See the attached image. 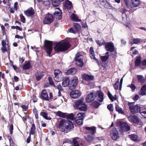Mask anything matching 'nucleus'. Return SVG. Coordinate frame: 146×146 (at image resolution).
Instances as JSON below:
<instances>
[{"label":"nucleus","mask_w":146,"mask_h":146,"mask_svg":"<svg viewBox=\"0 0 146 146\" xmlns=\"http://www.w3.org/2000/svg\"><path fill=\"white\" fill-rule=\"evenodd\" d=\"M70 96L74 99L77 98L81 95V93L78 90L73 91L70 93Z\"/></svg>","instance_id":"obj_16"},{"label":"nucleus","mask_w":146,"mask_h":146,"mask_svg":"<svg viewBox=\"0 0 146 146\" xmlns=\"http://www.w3.org/2000/svg\"><path fill=\"white\" fill-rule=\"evenodd\" d=\"M54 79L57 82H60L63 80L61 71L59 69L55 70L54 71Z\"/></svg>","instance_id":"obj_8"},{"label":"nucleus","mask_w":146,"mask_h":146,"mask_svg":"<svg viewBox=\"0 0 146 146\" xmlns=\"http://www.w3.org/2000/svg\"><path fill=\"white\" fill-rule=\"evenodd\" d=\"M139 95L142 96L146 95V85H143L138 92Z\"/></svg>","instance_id":"obj_23"},{"label":"nucleus","mask_w":146,"mask_h":146,"mask_svg":"<svg viewBox=\"0 0 146 146\" xmlns=\"http://www.w3.org/2000/svg\"><path fill=\"white\" fill-rule=\"evenodd\" d=\"M57 128L61 129V132L67 133L73 129L74 128V124L70 121L62 119L57 125Z\"/></svg>","instance_id":"obj_1"},{"label":"nucleus","mask_w":146,"mask_h":146,"mask_svg":"<svg viewBox=\"0 0 146 146\" xmlns=\"http://www.w3.org/2000/svg\"><path fill=\"white\" fill-rule=\"evenodd\" d=\"M141 58L140 56L137 57L135 61V66H137L139 65L141 62Z\"/></svg>","instance_id":"obj_42"},{"label":"nucleus","mask_w":146,"mask_h":146,"mask_svg":"<svg viewBox=\"0 0 146 146\" xmlns=\"http://www.w3.org/2000/svg\"><path fill=\"white\" fill-rule=\"evenodd\" d=\"M33 112L35 115L36 119H38V111L35 107L33 110Z\"/></svg>","instance_id":"obj_47"},{"label":"nucleus","mask_w":146,"mask_h":146,"mask_svg":"<svg viewBox=\"0 0 146 146\" xmlns=\"http://www.w3.org/2000/svg\"><path fill=\"white\" fill-rule=\"evenodd\" d=\"M105 48L107 51L112 52L114 50V47L112 42H108L105 44Z\"/></svg>","instance_id":"obj_15"},{"label":"nucleus","mask_w":146,"mask_h":146,"mask_svg":"<svg viewBox=\"0 0 146 146\" xmlns=\"http://www.w3.org/2000/svg\"><path fill=\"white\" fill-rule=\"evenodd\" d=\"M70 18L72 20L75 21H81L80 19H78L75 14H72L70 16Z\"/></svg>","instance_id":"obj_33"},{"label":"nucleus","mask_w":146,"mask_h":146,"mask_svg":"<svg viewBox=\"0 0 146 146\" xmlns=\"http://www.w3.org/2000/svg\"><path fill=\"white\" fill-rule=\"evenodd\" d=\"M141 3L140 0H131V7H137Z\"/></svg>","instance_id":"obj_22"},{"label":"nucleus","mask_w":146,"mask_h":146,"mask_svg":"<svg viewBox=\"0 0 146 146\" xmlns=\"http://www.w3.org/2000/svg\"><path fill=\"white\" fill-rule=\"evenodd\" d=\"M119 84V80L118 79L114 85L113 86L115 90H118V84Z\"/></svg>","instance_id":"obj_56"},{"label":"nucleus","mask_w":146,"mask_h":146,"mask_svg":"<svg viewBox=\"0 0 146 146\" xmlns=\"http://www.w3.org/2000/svg\"><path fill=\"white\" fill-rule=\"evenodd\" d=\"M24 13L27 17H31L35 13V12L33 8L31 7L27 10L24 11Z\"/></svg>","instance_id":"obj_17"},{"label":"nucleus","mask_w":146,"mask_h":146,"mask_svg":"<svg viewBox=\"0 0 146 146\" xmlns=\"http://www.w3.org/2000/svg\"><path fill=\"white\" fill-rule=\"evenodd\" d=\"M107 108L110 111H112L113 110V108L112 104H110L108 105Z\"/></svg>","instance_id":"obj_62"},{"label":"nucleus","mask_w":146,"mask_h":146,"mask_svg":"<svg viewBox=\"0 0 146 146\" xmlns=\"http://www.w3.org/2000/svg\"><path fill=\"white\" fill-rule=\"evenodd\" d=\"M21 107L23 109V110L24 111H27L28 108V105L26 106L25 105H22L21 106Z\"/></svg>","instance_id":"obj_59"},{"label":"nucleus","mask_w":146,"mask_h":146,"mask_svg":"<svg viewBox=\"0 0 146 146\" xmlns=\"http://www.w3.org/2000/svg\"><path fill=\"white\" fill-rule=\"evenodd\" d=\"M92 59L93 58V59L96 61V62H97L98 64H99V62H98V60L94 56H95V54L94 53V51L93 50H92Z\"/></svg>","instance_id":"obj_57"},{"label":"nucleus","mask_w":146,"mask_h":146,"mask_svg":"<svg viewBox=\"0 0 146 146\" xmlns=\"http://www.w3.org/2000/svg\"><path fill=\"white\" fill-rule=\"evenodd\" d=\"M36 129L34 123H33L31 125V130L29 131V135H33L34 134Z\"/></svg>","instance_id":"obj_28"},{"label":"nucleus","mask_w":146,"mask_h":146,"mask_svg":"<svg viewBox=\"0 0 146 146\" xmlns=\"http://www.w3.org/2000/svg\"><path fill=\"white\" fill-rule=\"evenodd\" d=\"M54 87L56 89H58V91H62L63 90V88L60 84H58L57 86L55 85Z\"/></svg>","instance_id":"obj_50"},{"label":"nucleus","mask_w":146,"mask_h":146,"mask_svg":"<svg viewBox=\"0 0 146 146\" xmlns=\"http://www.w3.org/2000/svg\"><path fill=\"white\" fill-rule=\"evenodd\" d=\"M79 138L75 137L72 140V143L74 146H79V144L78 141L77 140Z\"/></svg>","instance_id":"obj_35"},{"label":"nucleus","mask_w":146,"mask_h":146,"mask_svg":"<svg viewBox=\"0 0 146 146\" xmlns=\"http://www.w3.org/2000/svg\"><path fill=\"white\" fill-rule=\"evenodd\" d=\"M62 12L59 8H56L55 9V11L53 16L56 19L60 20L62 18Z\"/></svg>","instance_id":"obj_12"},{"label":"nucleus","mask_w":146,"mask_h":146,"mask_svg":"<svg viewBox=\"0 0 146 146\" xmlns=\"http://www.w3.org/2000/svg\"><path fill=\"white\" fill-rule=\"evenodd\" d=\"M104 7L108 9H110L112 7L111 5L109 3L107 2L104 5Z\"/></svg>","instance_id":"obj_63"},{"label":"nucleus","mask_w":146,"mask_h":146,"mask_svg":"<svg viewBox=\"0 0 146 146\" xmlns=\"http://www.w3.org/2000/svg\"><path fill=\"white\" fill-rule=\"evenodd\" d=\"M41 1L45 6H48L50 4V0H42Z\"/></svg>","instance_id":"obj_48"},{"label":"nucleus","mask_w":146,"mask_h":146,"mask_svg":"<svg viewBox=\"0 0 146 146\" xmlns=\"http://www.w3.org/2000/svg\"><path fill=\"white\" fill-rule=\"evenodd\" d=\"M44 72H38L35 74V76L37 81H40L44 76Z\"/></svg>","instance_id":"obj_20"},{"label":"nucleus","mask_w":146,"mask_h":146,"mask_svg":"<svg viewBox=\"0 0 146 146\" xmlns=\"http://www.w3.org/2000/svg\"><path fill=\"white\" fill-rule=\"evenodd\" d=\"M108 95L109 98L112 101L115 100L117 99L115 96V95L114 96H113L111 94L109 91L108 92Z\"/></svg>","instance_id":"obj_40"},{"label":"nucleus","mask_w":146,"mask_h":146,"mask_svg":"<svg viewBox=\"0 0 146 146\" xmlns=\"http://www.w3.org/2000/svg\"><path fill=\"white\" fill-rule=\"evenodd\" d=\"M82 78L85 81H89L91 80V76L84 74L82 76Z\"/></svg>","instance_id":"obj_27"},{"label":"nucleus","mask_w":146,"mask_h":146,"mask_svg":"<svg viewBox=\"0 0 146 146\" xmlns=\"http://www.w3.org/2000/svg\"><path fill=\"white\" fill-rule=\"evenodd\" d=\"M139 112L144 118H146V108H145L142 110H140Z\"/></svg>","instance_id":"obj_37"},{"label":"nucleus","mask_w":146,"mask_h":146,"mask_svg":"<svg viewBox=\"0 0 146 146\" xmlns=\"http://www.w3.org/2000/svg\"><path fill=\"white\" fill-rule=\"evenodd\" d=\"M137 78L138 81L141 83H143L144 82L145 79L143 76L141 75H138Z\"/></svg>","instance_id":"obj_46"},{"label":"nucleus","mask_w":146,"mask_h":146,"mask_svg":"<svg viewBox=\"0 0 146 146\" xmlns=\"http://www.w3.org/2000/svg\"><path fill=\"white\" fill-rule=\"evenodd\" d=\"M108 52H107L105 56L101 57V59L102 61L105 62L108 60L109 57V55H108Z\"/></svg>","instance_id":"obj_38"},{"label":"nucleus","mask_w":146,"mask_h":146,"mask_svg":"<svg viewBox=\"0 0 146 146\" xmlns=\"http://www.w3.org/2000/svg\"><path fill=\"white\" fill-rule=\"evenodd\" d=\"M84 128L87 131H86V132L89 131L90 132V134H91V127H84Z\"/></svg>","instance_id":"obj_64"},{"label":"nucleus","mask_w":146,"mask_h":146,"mask_svg":"<svg viewBox=\"0 0 146 146\" xmlns=\"http://www.w3.org/2000/svg\"><path fill=\"white\" fill-rule=\"evenodd\" d=\"M9 130L10 134L12 135L13 134V124H11L9 126Z\"/></svg>","instance_id":"obj_53"},{"label":"nucleus","mask_w":146,"mask_h":146,"mask_svg":"<svg viewBox=\"0 0 146 146\" xmlns=\"http://www.w3.org/2000/svg\"><path fill=\"white\" fill-rule=\"evenodd\" d=\"M110 135L112 139L114 140H117L119 137L118 132L116 128L113 129L111 131Z\"/></svg>","instance_id":"obj_13"},{"label":"nucleus","mask_w":146,"mask_h":146,"mask_svg":"<svg viewBox=\"0 0 146 146\" xmlns=\"http://www.w3.org/2000/svg\"><path fill=\"white\" fill-rule=\"evenodd\" d=\"M84 137L87 142H90L91 141V134L86 135Z\"/></svg>","instance_id":"obj_44"},{"label":"nucleus","mask_w":146,"mask_h":146,"mask_svg":"<svg viewBox=\"0 0 146 146\" xmlns=\"http://www.w3.org/2000/svg\"><path fill=\"white\" fill-rule=\"evenodd\" d=\"M66 7L68 10V12L70 13L72 11V8L73 7L71 2L68 0L67 2H66Z\"/></svg>","instance_id":"obj_25"},{"label":"nucleus","mask_w":146,"mask_h":146,"mask_svg":"<svg viewBox=\"0 0 146 146\" xmlns=\"http://www.w3.org/2000/svg\"><path fill=\"white\" fill-rule=\"evenodd\" d=\"M1 50L2 52L3 53H4L7 51V49L6 47V45L2 46L1 48Z\"/></svg>","instance_id":"obj_55"},{"label":"nucleus","mask_w":146,"mask_h":146,"mask_svg":"<svg viewBox=\"0 0 146 146\" xmlns=\"http://www.w3.org/2000/svg\"><path fill=\"white\" fill-rule=\"evenodd\" d=\"M78 82V80L77 77L74 76L72 77L70 80L69 89L71 90L75 89Z\"/></svg>","instance_id":"obj_6"},{"label":"nucleus","mask_w":146,"mask_h":146,"mask_svg":"<svg viewBox=\"0 0 146 146\" xmlns=\"http://www.w3.org/2000/svg\"><path fill=\"white\" fill-rule=\"evenodd\" d=\"M54 48V51L56 53L65 51L71 46L70 43L67 41L64 40L61 42H56Z\"/></svg>","instance_id":"obj_2"},{"label":"nucleus","mask_w":146,"mask_h":146,"mask_svg":"<svg viewBox=\"0 0 146 146\" xmlns=\"http://www.w3.org/2000/svg\"><path fill=\"white\" fill-rule=\"evenodd\" d=\"M63 81L62 83V86L63 87H65L68 86L70 84L69 78L68 77H64L62 76Z\"/></svg>","instance_id":"obj_18"},{"label":"nucleus","mask_w":146,"mask_h":146,"mask_svg":"<svg viewBox=\"0 0 146 146\" xmlns=\"http://www.w3.org/2000/svg\"><path fill=\"white\" fill-rule=\"evenodd\" d=\"M19 16L20 18L21 21L23 23H25L26 21V19L23 15L22 14H21Z\"/></svg>","instance_id":"obj_52"},{"label":"nucleus","mask_w":146,"mask_h":146,"mask_svg":"<svg viewBox=\"0 0 146 146\" xmlns=\"http://www.w3.org/2000/svg\"><path fill=\"white\" fill-rule=\"evenodd\" d=\"M40 97L42 99L46 101H49V98L46 91L45 90H43L41 92V95Z\"/></svg>","instance_id":"obj_14"},{"label":"nucleus","mask_w":146,"mask_h":146,"mask_svg":"<svg viewBox=\"0 0 146 146\" xmlns=\"http://www.w3.org/2000/svg\"><path fill=\"white\" fill-rule=\"evenodd\" d=\"M86 101L88 103L90 102H91V92L90 93L87 95Z\"/></svg>","instance_id":"obj_39"},{"label":"nucleus","mask_w":146,"mask_h":146,"mask_svg":"<svg viewBox=\"0 0 146 146\" xmlns=\"http://www.w3.org/2000/svg\"><path fill=\"white\" fill-rule=\"evenodd\" d=\"M115 109L119 113L121 114H123L124 113V111L122 109L119 107L118 105H116Z\"/></svg>","instance_id":"obj_43"},{"label":"nucleus","mask_w":146,"mask_h":146,"mask_svg":"<svg viewBox=\"0 0 146 146\" xmlns=\"http://www.w3.org/2000/svg\"><path fill=\"white\" fill-rule=\"evenodd\" d=\"M67 113H63L60 111L57 112V115L60 117L65 118L66 117Z\"/></svg>","instance_id":"obj_30"},{"label":"nucleus","mask_w":146,"mask_h":146,"mask_svg":"<svg viewBox=\"0 0 146 146\" xmlns=\"http://www.w3.org/2000/svg\"><path fill=\"white\" fill-rule=\"evenodd\" d=\"M54 21V17L52 15L48 13L44 17L43 20L44 24L50 25Z\"/></svg>","instance_id":"obj_9"},{"label":"nucleus","mask_w":146,"mask_h":146,"mask_svg":"<svg viewBox=\"0 0 146 146\" xmlns=\"http://www.w3.org/2000/svg\"><path fill=\"white\" fill-rule=\"evenodd\" d=\"M141 41V39L139 38H136L133 39V41L131 42V44H138Z\"/></svg>","instance_id":"obj_51"},{"label":"nucleus","mask_w":146,"mask_h":146,"mask_svg":"<svg viewBox=\"0 0 146 146\" xmlns=\"http://www.w3.org/2000/svg\"><path fill=\"white\" fill-rule=\"evenodd\" d=\"M32 100L34 103L38 101V99L37 98L36 96L35 95H33L32 97Z\"/></svg>","instance_id":"obj_58"},{"label":"nucleus","mask_w":146,"mask_h":146,"mask_svg":"<svg viewBox=\"0 0 146 146\" xmlns=\"http://www.w3.org/2000/svg\"><path fill=\"white\" fill-rule=\"evenodd\" d=\"M74 119L76 123L78 125H82L84 119H77V118H75Z\"/></svg>","instance_id":"obj_45"},{"label":"nucleus","mask_w":146,"mask_h":146,"mask_svg":"<svg viewBox=\"0 0 146 146\" xmlns=\"http://www.w3.org/2000/svg\"><path fill=\"white\" fill-rule=\"evenodd\" d=\"M48 80L49 81V84L53 86V87H54V86L55 85L54 84V82L52 80V79L51 77H48Z\"/></svg>","instance_id":"obj_49"},{"label":"nucleus","mask_w":146,"mask_h":146,"mask_svg":"<svg viewBox=\"0 0 146 146\" xmlns=\"http://www.w3.org/2000/svg\"><path fill=\"white\" fill-rule=\"evenodd\" d=\"M84 113H80L77 114L75 118H77V119H84Z\"/></svg>","instance_id":"obj_36"},{"label":"nucleus","mask_w":146,"mask_h":146,"mask_svg":"<svg viewBox=\"0 0 146 146\" xmlns=\"http://www.w3.org/2000/svg\"><path fill=\"white\" fill-rule=\"evenodd\" d=\"M77 70L75 68H72L66 70L65 74H66L68 75H74L77 72Z\"/></svg>","instance_id":"obj_19"},{"label":"nucleus","mask_w":146,"mask_h":146,"mask_svg":"<svg viewBox=\"0 0 146 146\" xmlns=\"http://www.w3.org/2000/svg\"><path fill=\"white\" fill-rule=\"evenodd\" d=\"M48 115L47 113L44 112H41L40 113V115L42 116L46 119L50 120L51 119V118L50 117H48Z\"/></svg>","instance_id":"obj_29"},{"label":"nucleus","mask_w":146,"mask_h":146,"mask_svg":"<svg viewBox=\"0 0 146 146\" xmlns=\"http://www.w3.org/2000/svg\"><path fill=\"white\" fill-rule=\"evenodd\" d=\"M134 103H129L128 104L129 108L131 112L133 113H136L139 112L140 110V107L138 105L135 106Z\"/></svg>","instance_id":"obj_7"},{"label":"nucleus","mask_w":146,"mask_h":146,"mask_svg":"<svg viewBox=\"0 0 146 146\" xmlns=\"http://www.w3.org/2000/svg\"><path fill=\"white\" fill-rule=\"evenodd\" d=\"M73 26L74 29L73 27H71L69 30V32L75 34L80 31L81 29V26L78 23H74Z\"/></svg>","instance_id":"obj_11"},{"label":"nucleus","mask_w":146,"mask_h":146,"mask_svg":"<svg viewBox=\"0 0 146 146\" xmlns=\"http://www.w3.org/2000/svg\"><path fill=\"white\" fill-rule=\"evenodd\" d=\"M80 56H82L78 53L76 54L74 58L76 61V65L80 67H82L83 66L84 63L83 62V59Z\"/></svg>","instance_id":"obj_10"},{"label":"nucleus","mask_w":146,"mask_h":146,"mask_svg":"<svg viewBox=\"0 0 146 146\" xmlns=\"http://www.w3.org/2000/svg\"><path fill=\"white\" fill-rule=\"evenodd\" d=\"M32 67V66L30 61H28L23 65L22 69L23 70H29Z\"/></svg>","instance_id":"obj_26"},{"label":"nucleus","mask_w":146,"mask_h":146,"mask_svg":"<svg viewBox=\"0 0 146 146\" xmlns=\"http://www.w3.org/2000/svg\"><path fill=\"white\" fill-rule=\"evenodd\" d=\"M135 48L134 47H132L131 49V50L133 52V53L134 54H137L138 53V52L135 49L133 50L134 48Z\"/></svg>","instance_id":"obj_60"},{"label":"nucleus","mask_w":146,"mask_h":146,"mask_svg":"<svg viewBox=\"0 0 146 146\" xmlns=\"http://www.w3.org/2000/svg\"><path fill=\"white\" fill-rule=\"evenodd\" d=\"M74 116L75 115L72 113L68 114L67 113L66 117V118L67 119L73 120L74 118Z\"/></svg>","instance_id":"obj_34"},{"label":"nucleus","mask_w":146,"mask_h":146,"mask_svg":"<svg viewBox=\"0 0 146 146\" xmlns=\"http://www.w3.org/2000/svg\"><path fill=\"white\" fill-rule=\"evenodd\" d=\"M128 119L131 121L135 123H137L139 122L138 118L135 116L131 115L128 117Z\"/></svg>","instance_id":"obj_24"},{"label":"nucleus","mask_w":146,"mask_h":146,"mask_svg":"<svg viewBox=\"0 0 146 146\" xmlns=\"http://www.w3.org/2000/svg\"><path fill=\"white\" fill-rule=\"evenodd\" d=\"M97 92L93 91L92 92V100L95 99L97 97Z\"/></svg>","instance_id":"obj_54"},{"label":"nucleus","mask_w":146,"mask_h":146,"mask_svg":"<svg viewBox=\"0 0 146 146\" xmlns=\"http://www.w3.org/2000/svg\"><path fill=\"white\" fill-rule=\"evenodd\" d=\"M97 94L98 96L97 100L100 102H102L104 100V93L102 91L100 90L97 91Z\"/></svg>","instance_id":"obj_21"},{"label":"nucleus","mask_w":146,"mask_h":146,"mask_svg":"<svg viewBox=\"0 0 146 146\" xmlns=\"http://www.w3.org/2000/svg\"><path fill=\"white\" fill-rule=\"evenodd\" d=\"M52 41L45 40L44 42V47L46 52L49 56H50L51 52L52 51Z\"/></svg>","instance_id":"obj_4"},{"label":"nucleus","mask_w":146,"mask_h":146,"mask_svg":"<svg viewBox=\"0 0 146 146\" xmlns=\"http://www.w3.org/2000/svg\"><path fill=\"white\" fill-rule=\"evenodd\" d=\"M100 105V104L96 101H94L92 102V106L94 108H97Z\"/></svg>","instance_id":"obj_41"},{"label":"nucleus","mask_w":146,"mask_h":146,"mask_svg":"<svg viewBox=\"0 0 146 146\" xmlns=\"http://www.w3.org/2000/svg\"><path fill=\"white\" fill-rule=\"evenodd\" d=\"M74 104V108L76 109L84 111L87 110V106L84 102V99L83 97L76 100Z\"/></svg>","instance_id":"obj_3"},{"label":"nucleus","mask_w":146,"mask_h":146,"mask_svg":"<svg viewBox=\"0 0 146 146\" xmlns=\"http://www.w3.org/2000/svg\"><path fill=\"white\" fill-rule=\"evenodd\" d=\"M117 125L119 127V130L123 132L129 131L130 129V127L128 124L124 122L118 121L117 123Z\"/></svg>","instance_id":"obj_5"},{"label":"nucleus","mask_w":146,"mask_h":146,"mask_svg":"<svg viewBox=\"0 0 146 146\" xmlns=\"http://www.w3.org/2000/svg\"><path fill=\"white\" fill-rule=\"evenodd\" d=\"M127 86L130 87L132 90H135L136 88L135 85L132 84L129 85Z\"/></svg>","instance_id":"obj_61"},{"label":"nucleus","mask_w":146,"mask_h":146,"mask_svg":"<svg viewBox=\"0 0 146 146\" xmlns=\"http://www.w3.org/2000/svg\"><path fill=\"white\" fill-rule=\"evenodd\" d=\"M129 137L132 140L134 141H139V139L137 136L135 134H132L131 135H129Z\"/></svg>","instance_id":"obj_31"},{"label":"nucleus","mask_w":146,"mask_h":146,"mask_svg":"<svg viewBox=\"0 0 146 146\" xmlns=\"http://www.w3.org/2000/svg\"><path fill=\"white\" fill-rule=\"evenodd\" d=\"M60 2L58 0H52V3L54 7H56L59 5Z\"/></svg>","instance_id":"obj_32"}]
</instances>
